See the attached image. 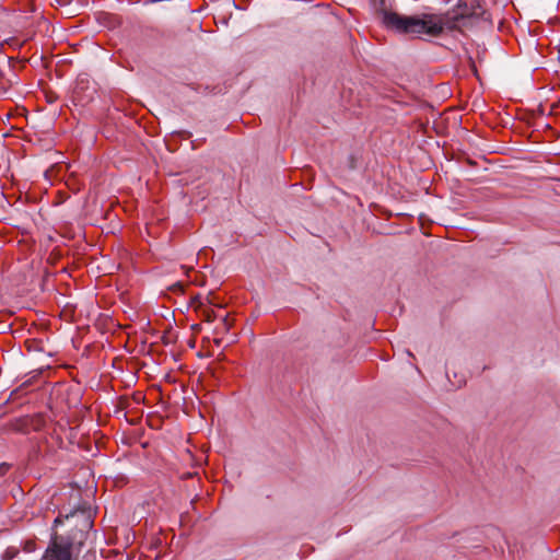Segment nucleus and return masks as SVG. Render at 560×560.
Segmentation results:
<instances>
[{"label":"nucleus","instance_id":"f257e3e1","mask_svg":"<svg viewBox=\"0 0 560 560\" xmlns=\"http://www.w3.org/2000/svg\"><path fill=\"white\" fill-rule=\"evenodd\" d=\"M376 18L388 30L404 35L439 36L444 30L456 27L457 16L422 14L421 16H408L392 10L387 0H378L375 8Z\"/></svg>","mask_w":560,"mask_h":560},{"label":"nucleus","instance_id":"f03ea898","mask_svg":"<svg viewBox=\"0 0 560 560\" xmlns=\"http://www.w3.org/2000/svg\"><path fill=\"white\" fill-rule=\"evenodd\" d=\"M86 538L84 529H72L68 535L54 533L40 560H79L77 551ZM82 560H95L92 551H86Z\"/></svg>","mask_w":560,"mask_h":560},{"label":"nucleus","instance_id":"7ed1b4c3","mask_svg":"<svg viewBox=\"0 0 560 560\" xmlns=\"http://www.w3.org/2000/svg\"><path fill=\"white\" fill-rule=\"evenodd\" d=\"M222 325L224 326V329H225V330H229V329H230L231 324H230V322H229V317H228V315H225L224 317H222Z\"/></svg>","mask_w":560,"mask_h":560},{"label":"nucleus","instance_id":"20e7f679","mask_svg":"<svg viewBox=\"0 0 560 560\" xmlns=\"http://www.w3.org/2000/svg\"><path fill=\"white\" fill-rule=\"evenodd\" d=\"M206 319H207L208 322H212V320H214V319H215V314H214V312H213V311L207 312V313H206Z\"/></svg>","mask_w":560,"mask_h":560},{"label":"nucleus","instance_id":"39448f33","mask_svg":"<svg viewBox=\"0 0 560 560\" xmlns=\"http://www.w3.org/2000/svg\"><path fill=\"white\" fill-rule=\"evenodd\" d=\"M59 523H61V520H60V517H57V518L55 520V524H59Z\"/></svg>","mask_w":560,"mask_h":560},{"label":"nucleus","instance_id":"423d86ee","mask_svg":"<svg viewBox=\"0 0 560 560\" xmlns=\"http://www.w3.org/2000/svg\"><path fill=\"white\" fill-rule=\"evenodd\" d=\"M3 77V72L0 70V79Z\"/></svg>","mask_w":560,"mask_h":560},{"label":"nucleus","instance_id":"0eeeda50","mask_svg":"<svg viewBox=\"0 0 560 560\" xmlns=\"http://www.w3.org/2000/svg\"><path fill=\"white\" fill-rule=\"evenodd\" d=\"M0 472H2V465L0 466Z\"/></svg>","mask_w":560,"mask_h":560},{"label":"nucleus","instance_id":"6e6552de","mask_svg":"<svg viewBox=\"0 0 560 560\" xmlns=\"http://www.w3.org/2000/svg\"><path fill=\"white\" fill-rule=\"evenodd\" d=\"M0 472H2V465L0 466Z\"/></svg>","mask_w":560,"mask_h":560}]
</instances>
